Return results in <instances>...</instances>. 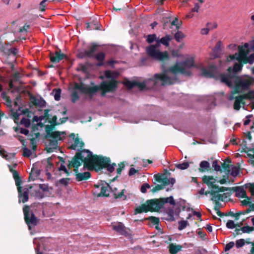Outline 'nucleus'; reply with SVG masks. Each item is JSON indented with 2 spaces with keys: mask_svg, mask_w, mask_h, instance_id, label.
<instances>
[{
  "mask_svg": "<svg viewBox=\"0 0 254 254\" xmlns=\"http://www.w3.org/2000/svg\"><path fill=\"white\" fill-rule=\"evenodd\" d=\"M175 183L176 179L174 178H168V177H167V176H165V175L162 184L163 185V186H164V187L170 184H171V187H173V185L175 184Z\"/></svg>",
  "mask_w": 254,
  "mask_h": 254,
  "instance_id": "obj_32",
  "label": "nucleus"
},
{
  "mask_svg": "<svg viewBox=\"0 0 254 254\" xmlns=\"http://www.w3.org/2000/svg\"><path fill=\"white\" fill-rule=\"evenodd\" d=\"M243 147H242V150L241 152H248L250 151H254V144L252 143L251 144L250 147H248L247 146V141L245 139H244L243 140Z\"/></svg>",
  "mask_w": 254,
  "mask_h": 254,
  "instance_id": "obj_38",
  "label": "nucleus"
},
{
  "mask_svg": "<svg viewBox=\"0 0 254 254\" xmlns=\"http://www.w3.org/2000/svg\"><path fill=\"white\" fill-rule=\"evenodd\" d=\"M81 158H83V156H81V153H76L75 155L72 158L71 161H68V164L67 165L68 167H70L71 166L74 168L73 169V171L75 173V175L79 174L78 172V168L81 165Z\"/></svg>",
  "mask_w": 254,
  "mask_h": 254,
  "instance_id": "obj_13",
  "label": "nucleus"
},
{
  "mask_svg": "<svg viewBox=\"0 0 254 254\" xmlns=\"http://www.w3.org/2000/svg\"><path fill=\"white\" fill-rule=\"evenodd\" d=\"M212 189H213V190H211L210 191V194L213 197H215L216 195L219 194V192H224L225 191L228 190L231 191V188L219 187L216 185L213 186Z\"/></svg>",
  "mask_w": 254,
  "mask_h": 254,
  "instance_id": "obj_21",
  "label": "nucleus"
},
{
  "mask_svg": "<svg viewBox=\"0 0 254 254\" xmlns=\"http://www.w3.org/2000/svg\"><path fill=\"white\" fill-rule=\"evenodd\" d=\"M154 44L148 46L146 49L147 55L152 59L163 62L164 61H168L170 59V55L167 51L161 52L157 49L161 46V43L158 38Z\"/></svg>",
  "mask_w": 254,
  "mask_h": 254,
  "instance_id": "obj_6",
  "label": "nucleus"
},
{
  "mask_svg": "<svg viewBox=\"0 0 254 254\" xmlns=\"http://www.w3.org/2000/svg\"><path fill=\"white\" fill-rule=\"evenodd\" d=\"M58 140H59V138H53V139L50 141L49 145L46 148L48 153L53 152L55 149H56L58 147Z\"/></svg>",
  "mask_w": 254,
  "mask_h": 254,
  "instance_id": "obj_25",
  "label": "nucleus"
},
{
  "mask_svg": "<svg viewBox=\"0 0 254 254\" xmlns=\"http://www.w3.org/2000/svg\"><path fill=\"white\" fill-rule=\"evenodd\" d=\"M194 64V58H188L184 61L177 62L176 64L169 68H167L164 64H162L161 69L164 74H167V73L171 72L174 75L172 77L176 76V73L178 72L182 74H184L188 76H190L192 74V72L188 70L191 67H195Z\"/></svg>",
  "mask_w": 254,
  "mask_h": 254,
  "instance_id": "obj_4",
  "label": "nucleus"
},
{
  "mask_svg": "<svg viewBox=\"0 0 254 254\" xmlns=\"http://www.w3.org/2000/svg\"><path fill=\"white\" fill-rule=\"evenodd\" d=\"M241 47L244 49L250 50V52L251 50L254 51V39L250 41L249 43H245L244 45H242Z\"/></svg>",
  "mask_w": 254,
  "mask_h": 254,
  "instance_id": "obj_41",
  "label": "nucleus"
},
{
  "mask_svg": "<svg viewBox=\"0 0 254 254\" xmlns=\"http://www.w3.org/2000/svg\"><path fill=\"white\" fill-rule=\"evenodd\" d=\"M125 192H126V190L123 189L121 191V192H120V193H114V195L115 198L118 199V198H123V200L127 199V195H125V194H124Z\"/></svg>",
  "mask_w": 254,
  "mask_h": 254,
  "instance_id": "obj_47",
  "label": "nucleus"
},
{
  "mask_svg": "<svg viewBox=\"0 0 254 254\" xmlns=\"http://www.w3.org/2000/svg\"><path fill=\"white\" fill-rule=\"evenodd\" d=\"M119 82L118 80L103 81L100 86L95 85L93 87L88 86L82 82L80 84L74 82V86L71 93V99L72 103H75L79 99L78 91L89 96L92 99L96 93L100 90H107L109 92H114L118 88Z\"/></svg>",
  "mask_w": 254,
  "mask_h": 254,
  "instance_id": "obj_1",
  "label": "nucleus"
},
{
  "mask_svg": "<svg viewBox=\"0 0 254 254\" xmlns=\"http://www.w3.org/2000/svg\"><path fill=\"white\" fill-rule=\"evenodd\" d=\"M50 58V61L52 63L57 64L59 63L61 61L64 59H67V56L65 54L62 53L61 50L59 49V50L56 51L55 53L51 52Z\"/></svg>",
  "mask_w": 254,
  "mask_h": 254,
  "instance_id": "obj_16",
  "label": "nucleus"
},
{
  "mask_svg": "<svg viewBox=\"0 0 254 254\" xmlns=\"http://www.w3.org/2000/svg\"><path fill=\"white\" fill-rule=\"evenodd\" d=\"M58 170L59 171H64L66 174L67 176H69L72 173L71 171L69 170L66 168L64 164H61L60 166L58 168Z\"/></svg>",
  "mask_w": 254,
  "mask_h": 254,
  "instance_id": "obj_53",
  "label": "nucleus"
},
{
  "mask_svg": "<svg viewBox=\"0 0 254 254\" xmlns=\"http://www.w3.org/2000/svg\"><path fill=\"white\" fill-rule=\"evenodd\" d=\"M12 175L15 182L16 186L17 187L21 186V185L22 184V181L21 180V178L19 175L18 171H14V172H13Z\"/></svg>",
  "mask_w": 254,
  "mask_h": 254,
  "instance_id": "obj_36",
  "label": "nucleus"
},
{
  "mask_svg": "<svg viewBox=\"0 0 254 254\" xmlns=\"http://www.w3.org/2000/svg\"><path fill=\"white\" fill-rule=\"evenodd\" d=\"M86 162L83 163V167L80 169L81 171L86 169H94L99 172L104 168H106L108 172L113 173L117 166L115 163L111 164V159L109 157H103L94 155L92 152H89V155L86 158Z\"/></svg>",
  "mask_w": 254,
  "mask_h": 254,
  "instance_id": "obj_2",
  "label": "nucleus"
},
{
  "mask_svg": "<svg viewBox=\"0 0 254 254\" xmlns=\"http://www.w3.org/2000/svg\"><path fill=\"white\" fill-rule=\"evenodd\" d=\"M241 230L243 233H250V232L254 231V227L246 226L242 227Z\"/></svg>",
  "mask_w": 254,
  "mask_h": 254,
  "instance_id": "obj_58",
  "label": "nucleus"
},
{
  "mask_svg": "<svg viewBox=\"0 0 254 254\" xmlns=\"http://www.w3.org/2000/svg\"><path fill=\"white\" fill-rule=\"evenodd\" d=\"M212 166V168L214 169V170L217 172H221L222 171L221 167L218 164V161L217 160L213 161Z\"/></svg>",
  "mask_w": 254,
  "mask_h": 254,
  "instance_id": "obj_51",
  "label": "nucleus"
},
{
  "mask_svg": "<svg viewBox=\"0 0 254 254\" xmlns=\"http://www.w3.org/2000/svg\"><path fill=\"white\" fill-rule=\"evenodd\" d=\"M30 141V146L32 149L36 151L37 150V141L35 138L32 137L29 139Z\"/></svg>",
  "mask_w": 254,
  "mask_h": 254,
  "instance_id": "obj_63",
  "label": "nucleus"
},
{
  "mask_svg": "<svg viewBox=\"0 0 254 254\" xmlns=\"http://www.w3.org/2000/svg\"><path fill=\"white\" fill-rule=\"evenodd\" d=\"M86 26V29L87 30H101L102 25L97 19H93L90 22H86L85 23Z\"/></svg>",
  "mask_w": 254,
  "mask_h": 254,
  "instance_id": "obj_20",
  "label": "nucleus"
},
{
  "mask_svg": "<svg viewBox=\"0 0 254 254\" xmlns=\"http://www.w3.org/2000/svg\"><path fill=\"white\" fill-rule=\"evenodd\" d=\"M166 213L168 214L169 218H164L165 220L169 221H175V218L174 217L175 215V211L174 209L172 207H168L167 210H166ZM162 219H163L162 218Z\"/></svg>",
  "mask_w": 254,
  "mask_h": 254,
  "instance_id": "obj_33",
  "label": "nucleus"
},
{
  "mask_svg": "<svg viewBox=\"0 0 254 254\" xmlns=\"http://www.w3.org/2000/svg\"><path fill=\"white\" fill-rule=\"evenodd\" d=\"M20 124L23 125L25 127H29L31 125L30 119L23 117L20 121Z\"/></svg>",
  "mask_w": 254,
  "mask_h": 254,
  "instance_id": "obj_50",
  "label": "nucleus"
},
{
  "mask_svg": "<svg viewBox=\"0 0 254 254\" xmlns=\"http://www.w3.org/2000/svg\"><path fill=\"white\" fill-rule=\"evenodd\" d=\"M75 175V179L77 182L86 181L91 177V173L89 171L80 173Z\"/></svg>",
  "mask_w": 254,
  "mask_h": 254,
  "instance_id": "obj_24",
  "label": "nucleus"
},
{
  "mask_svg": "<svg viewBox=\"0 0 254 254\" xmlns=\"http://www.w3.org/2000/svg\"><path fill=\"white\" fill-rule=\"evenodd\" d=\"M76 70L77 71H82L84 73L87 72L88 67L83 64H79L78 66L76 68Z\"/></svg>",
  "mask_w": 254,
  "mask_h": 254,
  "instance_id": "obj_57",
  "label": "nucleus"
},
{
  "mask_svg": "<svg viewBox=\"0 0 254 254\" xmlns=\"http://www.w3.org/2000/svg\"><path fill=\"white\" fill-rule=\"evenodd\" d=\"M113 229L121 235H123L128 238H132V235L130 229L126 228L122 222H119L118 225H113Z\"/></svg>",
  "mask_w": 254,
  "mask_h": 254,
  "instance_id": "obj_15",
  "label": "nucleus"
},
{
  "mask_svg": "<svg viewBox=\"0 0 254 254\" xmlns=\"http://www.w3.org/2000/svg\"><path fill=\"white\" fill-rule=\"evenodd\" d=\"M185 37L186 35L181 31L179 30H178L174 35V38L178 42H180Z\"/></svg>",
  "mask_w": 254,
  "mask_h": 254,
  "instance_id": "obj_40",
  "label": "nucleus"
},
{
  "mask_svg": "<svg viewBox=\"0 0 254 254\" xmlns=\"http://www.w3.org/2000/svg\"><path fill=\"white\" fill-rule=\"evenodd\" d=\"M18 192L19 202H21V199L23 203H25L29 199V190L27 188L22 189V187L20 186L17 187Z\"/></svg>",
  "mask_w": 254,
  "mask_h": 254,
  "instance_id": "obj_18",
  "label": "nucleus"
},
{
  "mask_svg": "<svg viewBox=\"0 0 254 254\" xmlns=\"http://www.w3.org/2000/svg\"><path fill=\"white\" fill-rule=\"evenodd\" d=\"M243 67L242 64H240L239 62L235 63L232 68L231 67H229L228 71H233L234 72L239 73L242 71Z\"/></svg>",
  "mask_w": 254,
  "mask_h": 254,
  "instance_id": "obj_31",
  "label": "nucleus"
},
{
  "mask_svg": "<svg viewBox=\"0 0 254 254\" xmlns=\"http://www.w3.org/2000/svg\"><path fill=\"white\" fill-rule=\"evenodd\" d=\"M148 211L159 212L162 208L159 198L148 199L146 201Z\"/></svg>",
  "mask_w": 254,
  "mask_h": 254,
  "instance_id": "obj_12",
  "label": "nucleus"
},
{
  "mask_svg": "<svg viewBox=\"0 0 254 254\" xmlns=\"http://www.w3.org/2000/svg\"><path fill=\"white\" fill-rule=\"evenodd\" d=\"M54 126H54L53 125H46L45 126V130L46 134L44 136V138H59V140H62L61 135L65 134V132L60 131H52L54 128Z\"/></svg>",
  "mask_w": 254,
  "mask_h": 254,
  "instance_id": "obj_11",
  "label": "nucleus"
},
{
  "mask_svg": "<svg viewBox=\"0 0 254 254\" xmlns=\"http://www.w3.org/2000/svg\"><path fill=\"white\" fill-rule=\"evenodd\" d=\"M234 91L231 92L232 94H240L249 90L253 84V81L250 79L243 78V76L237 77L236 80H234Z\"/></svg>",
  "mask_w": 254,
  "mask_h": 254,
  "instance_id": "obj_7",
  "label": "nucleus"
},
{
  "mask_svg": "<svg viewBox=\"0 0 254 254\" xmlns=\"http://www.w3.org/2000/svg\"><path fill=\"white\" fill-rule=\"evenodd\" d=\"M56 157L55 155H53L52 156L49 157L47 158V165L46 167V169H48V171L50 169H52V168L54 169V164L51 162V160H52L53 157Z\"/></svg>",
  "mask_w": 254,
  "mask_h": 254,
  "instance_id": "obj_56",
  "label": "nucleus"
},
{
  "mask_svg": "<svg viewBox=\"0 0 254 254\" xmlns=\"http://www.w3.org/2000/svg\"><path fill=\"white\" fill-rule=\"evenodd\" d=\"M145 219L146 220H149L153 225H158L159 224V219L155 216H149Z\"/></svg>",
  "mask_w": 254,
  "mask_h": 254,
  "instance_id": "obj_49",
  "label": "nucleus"
},
{
  "mask_svg": "<svg viewBox=\"0 0 254 254\" xmlns=\"http://www.w3.org/2000/svg\"><path fill=\"white\" fill-rule=\"evenodd\" d=\"M178 224V229L179 230H182L187 227V226L189 225V223L187 220H181L179 221Z\"/></svg>",
  "mask_w": 254,
  "mask_h": 254,
  "instance_id": "obj_52",
  "label": "nucleus"
},
{
  "mask_svg": "<svg viewBox=\"0 0 254 254\" xmlns=\"http://www.w3.org/2000/svg\"><path fill=\"white\" fill-rule=\"evenodd\" d=\"M99 47L100 45L97 43H91L90 46L88 47V50L83 48L78 49L76 57L78 59H95L98 61V63L95 64L96 66L98 67L104 66L105 64L104 62L106 57L105 54L103 52L95 54Z\"/></svg>",
  "mask_w": 254,
  "mask_h": 254,
  "instance_id": "obj_3",
  "label": "nucleus"
},
{
  "mask_svg": "<svg viewBox=\"0 0 254 254\" xmlns=\"http://www.w3.org/2000/svg\"><path fill=\"white\" fill-rule=\"evenodd\" d=\"M190 163L188 162H185L183 163L176 164L175 167L180 170H185L189 168Z\"/></svg>",
  "mask_w": 254,
  "mask_h": 254,
  "instance_id": "obj_46",
  "label": "nucleus"
},
{
  "mask_svg": "<svg viewBox=\"0 0 254 254\" xmlns=\"http://www.w3.org/2000/svg\"><path fill=\"white\" fill-rule=\"evenodd\" d=\"M53 93H55L54 98L56 101H60L61 97L62 89L61 88H55L53 90Z\"/></svg>",
  "mask_w": 254,
  "mask_h": 254,
  "instance_id": "obj_42",
  "label": "nucleus"
},
{
  "mask_svg": "<svg viewBox=\"0 0 254 254\" xmlns=\"http://www.w3.org/2000/svg\"><path fill=\"white\" fill-rule=\"evenodd\" d=\"M182 246L180 245L170 244L169 246V252L171 254H177L182 250Z\"/></svg>",
  "mask_w": 254,
  "mask_h": 254,
  "instance_id": "obj_29",
  "label": "nucleus"
},
{
  "mask_svg": "<svg viewBox=\"0 0 254 254\" xmlns=\"http://www.w3.org/2000/svg\"><path fill=\"white\" fill-rule=\"evenodd\" d=\"M21 78L20 74L18 71L16 72L13 75V79H11L14 82H18L20 84H23V82L20 80Z\"/></svg>",
  "mask_w": 254,
  "mask_h": 254,
  "instance_id": "obj_55",
  "label": "nucleus"
},
{
  "mask_svg": "<svg viewBox=\"0 0 254 254\" xmlns=\"http://www.w3.org/2000/svg\"><path fill=\"white\" fill-rule=\"evenodd\" d=\"M77 152L76 153H81V156H83V158H81V159L79 160H81V163L82 162H86L85 160L86 159H84V158H86L88 157L89 155V152H91L90 150L86 149H77Z\"/></svg>",
  "mask_w": 254,
  "mask_h": 254,
  "instance_id": "obj_34",
  "label": "nucleus"
},
{
  "mask_svg": "<svg viewBox=\"0 0 254 254\" xmlns=\"http://www.w3.org/2000/svg\"><path fill=\"white\" fill-rule=\"evenodd\" d=\"M202 180L204 184H205L208 187H211L212 188L213 186L215 185V183L216 182V179L212 176L204 175L202 178Z\"/></svg>",
  "mask_w": 254,
  "mask_h": 254,
  "instance_id": "obj_23",
  "label": "nucleus"
},
{
  "mask_svg": "<svg viewBox=\"0 0 254 254\" xmlns=\"http://www.w3.org/2000/svg\"><path fill=\"white\" fill-rule=\"evenodd\" d=\"M231 168H232V170H230L229 174L233 177H237L240 172L239 168L233 165Z\"/></svg>",
  "mask_w": 254,
  "mask_h": 254,
  "instance_id": "obj_48",
  "label": "nucleus"
},
{
  "mask_svg": "<svg viewBox=\"0 0 254 254\" xmlns=\"http://www.w3.org/2000/svg\"><path fill=\"white\" fill-rule=\"evenodd\" d=\"M173 39V37L169 34H166L165 36L159 39L161 44L166 47H168L170 45V41Z\"/></svg>",
  "mask_w": 254,
  "mask_h": 254,
  "instance_id": "obj_30",
  "label": "nucleus"
},
{
  "mask_svg": "<svg viewBox=\"0 0 254 254\" xmlns=\"http://www.w3.org/2000/svg\"><path fill=\"white\" fill-rule=\"evenodd\" d=\"M151 186L148 183H144L143 184L140 188V191L143 193H145L147 192V189H150Z\"/></svg>",
  "mask_w": 254,
  "mask_h": 254,
  "instance_id": "obj_64",
  "label": "nucleus"
},
{
  "mask_svg": "<svg viewBox=\"0 0 254 254\" xmlns=\"http://www.w3.org/2000/svg\"><path fill=\"white\" fill-rule=\"evenodd\" d=\"M32 154V152L30 149L27 147V146L23 147V156L26 157H29Z\"/></svg>",
  "mask_w": 254,
  "mask_h": 254,
  "instance_id": "obj_60",
  "label": "nucleus"
},
{
  "mask_svg": "<svg viewBox=\"0 0 254 254\" xmlns=\"http://www.w3.org/2000/svg\"><path fill=\"white\" fill-rule=\"evenodd\" d=\"M10 111L11 112V116L13 117L14 122L17 124V121L19 120V116L21 115V114L18 113L17 111L15 112L14 109L11 108Z\"/></svg>",
  "mask_w": 254,
  "mask_h": 254,
  "instance_id": "obj_43",
  "label": "nucleus"
},
{
  "mask_svg": "<svg viewBox=\"0 0 254 254\" xmlns=\"http://www.w3.org/2000/svg\"><path fill=\"white\" fill-rule=\"evenodd\" d=\"M100 188V192L98 193L97 191H95L93 192L94 195L97 196L98 197L104 196L108 197L109 196V194L107 193V191L108 190V189L109 190V188H111V186L108 183L104 181L103 185H102Z\"/></svg>",
  "mask_w": 254,
  "mask_h": 254,
  "instance_id": "obj_19",
  "label": "nucleus"
},
{
  "mask_svg": "<svg viewBox=\"0 0 254 254\" xmlns=\"http://www.w3.org/2000/svg\"><path fill=\"white\" fill-rule=\"evenodd\" d=\"M254 100V90H250L246 94H244L235 97V101L234 104V108L236 110H239L241 108L240 104L242 103L245 104L243 102V100Z\"/></svg>",
  "mask_w": 254,
  "mask_h": 254,
  "instance_id": "obj_9",
  "label": "nucleus"
},
{
  "mask_svg": "<svg viewBox=\"0 0 254 254\" xmlns=\"http://www.w3.org/2000/svg\"><path fill=\"white\" fill-rule=\"evenodd\" d=\"M238 50L241 57H247L250 52V50L244 49L241 45L238 47Z\"/></svg>",
  "mask_w": 254,
  "mask_h": 254,
  "instance_id": "obj_39",
  "label": "nucleus"
},
{
  "mask_svg": "<svg viewBox=\"0 0 254 254\" xmlns=\"http://www.w3.org/2000/svg\"><path fill=\"white\" fill-rule=\"evenodd\" d=\"M237 73L233 71H228L226 74L221 73L220 74L221 82L225 83L229 88H233L234 84L232 80H236L237 77H240V76L237 75Z\"/></svg>",
  "mask_w": 254,
  "mask_h": 254,
  "instance_id": "obj_10",
  "label": "nucleus"
},
{
  "mask_svg": "<svg viewBox=\"0 0 254 254\" xmlns=\"http://www.w3.org/2000/svg\"><path fill=\"white\" fill-rule=\"evenodd\" d=\"M70 180V178H62L59 180L56 183V186H58L59 184H60L63 185L64 187H66L68 185V182Z\"/></svg>",
  "mask_w": 254,
  "mask_h": 254,
  "instance_id": "obj_44",
  "label": "nucleus"
},
{
  "mask_svg": "<svg viewBox=\"0 0 254 254\" xmlns=\"http://www.w3.org/2000/svg\"><path fill=\"white\" fill-rule=\"evenodd\" d=\"M22 107L20 106H19L18 109H17V111L21 112L20 114H21V115H26L27 114H28L29 113L34 114V113L30 111L29 109L28 108H26L23 110H22Z\"/></svg>",
  "mask_w": 254,
  "mask_h": 254,
  "instance_id": "obj_61",
  "label": "nucleus"
},
{
  "mask_svg": "<svg viewBox=\"0 0 254 254\" xmlns=\"http://www.w3.org/2000/svg\"><path fill=\"white\" fill-rule=\"evenodd\" d=\"M226 227L229 229H233L236 227V225L234 221L232 220H229L226 223Z\"/></svg>",
  "mask_w": 254,
  "mask_h": 254,
  "instance_id": "obj_62",
  "label": "nucleus"
},
{
  "mask_svg": "<svg viewBox=\"0 0 254 254\" xmlns=\"http://www.w3.org/2000/svg\"><path fill=\"white\" fill-rule=\"evenodd\" d=\"M136 81L135 80H127V81L124 82V84L125 86L129 89H131L134 87H136Z\"/></svg>",
  "mask_w": 254,
  "mask_h": 254,
  "instance_id": "obj_45",
  "label": "nucleus"
},
{
  "mask_svg": "<svg viewBox=\"0 0 254 254\" xmlns=\"http://www.w3.org/2000/svg\"><path fill=\"white\" fill-rule=\"evenodd\" d=\"M159 199L161 203L162 208L164 207V205L166 203H169L170 205L172 206H175L176 205V201L173 196L172 195L167 197H161L159 198Z\"/></svg>",
  "mask_w": 254,
  "mask_h": 254,
  "instance_id": "obj_26",
  "label": "nucleus"
},
{
  "mask_svg": "<svg viewBox=\"0 0 254 254\" xmlns=\"http://www.w3.org/2000/svg\"><path fill=\"white\" fill-rule=\"evenodd\" d=\"M148 209L147 207V205L146 202H145L144 203L142 204L141 205L137 206L134 210V214L136 215L137 214L142 213L143 212H148Z\"/></svg>",
  "mask_w": 254,
  "mask_h": 254,
  "instance_id": "obj_27",
  "label": "nucleus"
},
{
  "mask_svg": "<svg viewBox=\"0 0 254 254\" xmlns=\"http://www.w3.org/2000/svg\"><path fill=\"white\" fill-rule=\"evenodd\" d=\"M178 80V78L176 76L170 77L167 74L160 73H156L151 78L143 82H138L136 81V87H138L140 90H143L146 87L147 84L151 83L152 87L156 86L159 81L161 82V85H172L175 84Z\"/></svg>",
  "mask_w": 254,
  "mask_h": 254,
  "instance_id": "obj_5",
  "label": "nucleus"
},
{
  "mask_svg": "<svg viewBox=\"0 0 254 254\" xmlns=\"http://www.w3.org/2000/svg\"><path fill=\"white\" fill-rule=\"evenodd\" d=\"M30 100L34 105L39 107L43 108L46 106L47 103L42 97H40V99H39L36 97L32 95L30 97Z\"/></svg>",
  "mask_w": 254,
  "mask_h": 254,
  "instance_id": "obj_22",
  "label": "nucleus"
},
{
  "mask_svg": "<svg viewBox=\"0 0 254 254\" xmlns=\"http://www.w3.org/2000/svg\"><path fill=\"white\" fill-rule=\"evenodd\" d=\"M244 185L243 186H238L231 188V191L236 192L235 196L238 197L246 198L247 200H251V197L247 195L246 192L244 190Z\"/></svg>",
  "mask_w": 254,
  "mask_h": 254,
  "instance_id": "obj_17",
  "label": "nucleus"
},
{
  "mask_svg": "<svg viewBox=\"0 0 254 254\" xmlns=\"http://www.w3.org/2000/svg\"><path fill=\"white\" fill-rule=\"evenodd\" d=\"M165 174L158 173L154 175V179L158 183H162Z\"/></svg>",
  "mask_w": 254,
  "mask_h": 254,
  "instance_id": "obj_54",
  "label": "nucleus"
},
{
  "mask_svg": "<svg viewBox=\"0 0 254 254\" xmlns=\"http://www.w3.org/2000/svg\"><path fill=\"white\" fill-rule=\"evenodd\" d=\"M23 211L24 220L29 229H31V226L34 227L37 225L39 219L35 215L33 211L30 210L29 206L25 205L23 208Z\"/></svg>",
  "mask_w": 254,
  "mask_h": 254,
  "instance_id": "obj_8",
  "label": "nucleus"
},
{
  "mask_svg": "<svg viewBox=\"0 0 254 254\" xmlns=\"http://www.w3.org/2000/svg\"><path fill=\"white\" fill-rule=\"evenodd\" d=\"M144 37L146 38V41L148 44H152L154 42L156 41L159 38L157 37L156 34H148L147 35H144Z\"/></svg>",
  "mask_w": 254,
  "mask_h": 254,
  "instance_id": "obj_37",
  "label": "nucleus"
},
{
  "mask_svg": "<svg viewBox=\"0 0 254 254\" xmlns=\"http://www.w3.org/2000/svg\"><path fill=\"white\" fill-rule=\"evenodd\" d=\"M232 194V192H225L223 194H218L215 196V197H212L211 200L212 201H216L219 200L223 201L225 199L227 198L228 196H229Z\"/></svg>",
  "mask_w": 254,
  "mask_h": 254,
  "instance_id": "obj_28",
  "label": "nucleus"
},
{
  "mask_svg": "<svg viewBox=\"0 0 254 254\" xmlns=\"http://www.w3.org/2000/svg\"><path fill=\"white\" fill-rule=\"evenodd\" d=\"M210 168V164L207 161H202L199 164V171L200 172H204L206 170Z\"/></svg>",
  "mask_w": 254,
  "mask_h": 254,
  "instance_id": "obj_35",
  "label": "nucleus"
},
{
  "mask_svg": "<svg viewBox=\"0 0 254 254\" xmlns=\"http://www.w3.org/2000/svg\"><path fill=\"white\" fill-rule=\"evenodd\" d=\"M247 243L245 240L244 239H240L236 241V247L237 249H239L243 247L245 244Z\"/></svg>",
  "mask_w": 254,
  "mask_h": 254,
  "instance_id": "obj_59",
  "label": "nucleus"
},
{
  "mask_svg": "<svg viewBox=\"0 0 254 254\" xmlns=\"http://www.w3.org/2000/svg\"><path fill=\"white\" fill-rule=\"evenodd\" d=\"M218 72V68L215 65H210L208 68H202L201 75L206 78H213L217 79L216 74Z\"/></svg>",
  "mask_w": 254,
  "mask_h": 254,
  "instance_id": "obj_14",
  "label": "nucleus"
}]
</instances>
